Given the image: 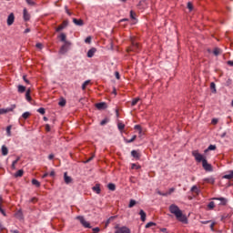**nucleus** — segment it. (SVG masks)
I'll return each mask as SVG.
<instances>
[{"label": "nucleus", "mask_w": 233, "mask_h": 233, "mask_svg": "<svg viewBox=\"0 0 233 233\" xmlns=\"http://www.w3.org/2000/svg\"><path fill=\"white\" fill-rule=\"evenodd\" d=\"M169 212L171 214H174V216L176 217L177 221H180V223H185V225H187V223H188V219L187 218V216H185L183 214V211H181V209H179V207H177V205H176V204L170 205Z\"/></svg>", "instance_id": "1"}, {"label": "nucleus", "mask_w": 233, "mask_h": 233, "mask_svg": "<svg viewBox=\"0 0 233 233\" xmlns=\"http://www.w3.org/2000/svg\"><path fill=\"white\" fill-rule=\"evenodd\" d=\"M130 41L131 46L127 47V52H134L135 54H139L141 52V44L137 43L135 37H131Z\"/></svg>", "instance_id": "2"}, {"label": "nucleus", "mask_w": 233, "mask_h": 233, "mask_svg": "<svg viewBox=\"0 0 233 233\" xmlns=\"http://www.w3.org/2000/svg\"><path fill=\"white\" fill-rule=\"evenodd\" d=\"M192 156L195 157V161H197V163H203V161L207 159L203 155H201V153H199V150H193Z\"/></svg>", "instance_id": "3"}, {"label": "nucleus", "mask_w": 233, "mask_h": 233, "mask_svg": "<svg viewBox=\"0 0 233 233\" xmlns=\"http://www.w3.org/2000/svg\"><path fill=\"white\" fill-rule=\"evenodd\" d=\"M115 233H131L130 228L124 227H119V225L115 226Z\"/></svg>", "instance_id": "4"}, {"label": "nucleus", "mask_w": 233, "mask_h": 233, "mask_svg": "<svg viewBox=\"0 0 233 233\" xmlns=\"http://www.w3.org/2000/svg\"><path fill=\"white\" fill-rule=\"evenodd\" d=\"M202 167H203L204 170H206V172H212V170H213L212 165L208 164V161H207V158L205 160H203Z\"/></svg>", "instance_id": "5"}, {"label": "nucleus", "mask_w": 233, "mask_h": 233, "mask_svg": "<svg viewBox=\"0 0 233 233\" xmlns=\"http://www.w3.org/2000/svg\"><path fill=\"white\" fill-rule=\"evenodd\" d=\"M76 219H78V221H80L81 225H83V227H85V228H90V224L85 219V217L78 216V217H76Z\"/></svg>", "instance_id": "6"}, {"label": "nucleus", "mask_w": 233, "mask_h": 233, "mask_svg": "<svg viewBox=\"0 0 233 233\" xmlns=\"http://www.w3.org/2000/svg\"><path fill=\"white\" fill-rule=\"evenodd\" d=\"M15 108V105H12L10 107H7V108H1L0 109V116L3 115V114H8V112H14Z\"/></svg>", "instance_id": "7"}, {"label": "nucleus", "mask_w": 233, "mask_h": 233, "mask_svg": "<svg viewBox=\"0 0 233 233\" xmlns=\"http://www.w3.org/2000/svg\"><path fill=\"white\" fill-rule=\"evenodd\" d=\"M14 21H15V16L14 15V13H11L7 17L8 26H12V25H14Z\"/></svg>", "instance_id": "8"}, {"label": "nucleus", "mask_w": 233, "mask_h": 233, "mask_svg": "<svg viewBox=\"0 0 233 233\" xmlns=\"http://www.w3.org/2000/svg\"><path fill=\"white\" fill-rule=\"evenodd\" d=\"M213 199L217 201H220L218 205H222V207L227 206V203H228V200H227V198H214Z\"/></svg>", "instance_id": "9"}, {"label": "nucleus", "mask_w": 233, "mask_h": 233, "mask_svg": "<svg viewBox=\"0 0 233 233\" xmlns=\"http://www.w3.org/2000/svg\"><path fill=\"white\" fill-rule=\"evenodd\" d=\"M137 6L139 10H145V8H147L148 5H147V0H141Z\"/></svg>", "instance_id": "10"}, {"label": "nucleus", "mask_w": 233, "mask_h": 233, "mask_svg": "<svg viewBox=\"0 0 233 233\" xmlns=\"http://www.w3.org/2000/svg\"><path fill=\"white\" fill-rule=\"evenodd\" d=\"M59 39L60 41H62V43H66V45L70 46V42L66 41V35L65 33H61L59 35Z\"/></svg>", "instance_id": "11"}, {"label": "nucleus", "mask_w": 233, "mask_h": 233, "mask_svg": "<svg viewBox=\"0 0 233 233\" xmlns=\"http://www.w3.org/2000/svg\"><path fill=\"white\" fill-rule=\"evenodd\" d=\"M64 181L66 185H70L72 183V177H68V173H64Z\"/></svg>", "instance_id": "12"}, {"label": "nucleus", "mask_w": 233, "mask_h": 233, "mask_svg": "<svg viewBox=\"0 0 233 233\" xmlns=\"http://www.w3.org/2000/svg\"><path fill=\"white\" fill-rule=\"evenodd\" d=\"M73 23H75L76 26H83V25H85L83 19L73 18Z\"/></svg>", "instance_id": "13"}, {"label": "nucleus", "mask_w": 233, "mask_h": 233, "mask_svg": "<svg viewBox=\"0 0 233 233\" xmlns=\"http://www.w3.org/2000/svg\"><path fill=\"white\" fill-rule=\"evenodd\" d=\"M93 191L96 192V194H101V185L100 184H96L93 187Z\"/></svg>", "instance_id": "14"}, {"label": "nucleus", "mask_w": 233, "mask_h": 233, "mask_svg": "<svg viewBox=\"0 0 233 233\" xmlns=\"http://www.w3.org/2000/svg\"><path fill=\"white\" fill-rule=\"evenodd\" d=\"M30 94H32V90L30 88H28L25 92V99L26 101H28L30 103V101H32V96H30Z\"/></svg>", "instance_id": "15"}, {"label": "nucleus", "mask_w": 233, "mask_h": 233, "mask_svg": "<svg viewBox=\"0 0 233 233\" xmlns=\"http://www.w3.org/2000/svg\"><path fill=\"white\" fill-rule=\"evenodd\" d=\"M96 52H97V49H96L95 47L89 49L87 51V57H94V54H96Z\"/></svg>", "instance_id": "16"}, {"label": "nucleus", "mask_w": 233, "mask_h": 233, "mask_svg": "<svg viewBox=\"0 0 233 233\" xmlns=\"http://www.w3.org/2000/svg\"><path fill=\"white\" fill-rule=\"evenodd\" d=\"M205 183H209V185H214L216 183V179L212 177L204 178Z\"/></svg>", "instance_id": "17"}, {"label": "nucleus", "mask_w": 233, "mask_h": 233, "mask_svg": "<svg viewBox=\"0 0 233 233\" xmlns=\"http://www.w3.org/2000/svg\"><path fill=\"white\" fill-rule=\"evenodd\" d=\"M23 14H24V20L30 21V14H28V11L26 10V8L24 9Z\"/></svg>", "instance_id": "18"}, {"label": "nucleus", "mask_w": 233, "mask_h": 233, "mask_svg": "<svg viewBox=\"0 0 233 233\" xmlns=\"http://www.w3.org/2000/svg\"><path fill=\"white\" fill-rule=\"evenodd\" d=\"M17 90L19 94H25L26 92V86L19 85Z\"/></svg>", "instance_id": "19"}, {"label": "nucleus", "mask_w": 233, "mask_h": 233, "mask_svg": "<svg viewBox=\"0 0 233 233\" xmlns=\"http://www.w3.org/2000/svg\"><path fill=\"white\" fill-rule=\"evenodd\" d=\"M139 216L141 218V221H147V213L143 209L139 211Z\"/></svg>", "instance_id": "20"}, {"label": "nucleus", "mask_w": 233, "mask_h": 233, "mask_svg": "<svg viewBox=\"0 0 233 233\" xmlns=\"http://www.w3.org/2000/svg\"><path fill=\"white\" fill-rule=\"evenodd\" d=\"M106 103L105 102H100L96 105V107L98 108V110L106 108Z\"/></svg>", "instance_id": "21"}, {"label": "nucleus", "mask_w": 233, "mask_h": 233, "mask_svg": "<svg viewBox=\"0 0 233 233\" xmlns=\"http://www.w3.org/2000/svg\"><path fill=\"white\" fill-rule=\"evenodd\" d=\"M131 156H133L135 159H139L141 157V155L137 150L131 151Z\"/></svg>", "instance_id": "22"}, {"label": "nucleus", "mask_w": 233, "mask_h": 233, "mask_svg": "<svg viewBox=\"0 0 233 233\" xmlns=\"http://www.w3.org/2000/svg\"><path fill=\"white\" fill-rule=\"evenodd\" d=\"M2 156H8V147L2 146Z\"/></svg>", "instance_id": "23"}, {"label": "nucleus", "mask_w": 233, "mask_h": 233, "mask_svg": "<svg viewBox=\"0 0 233 233\" xmlns=\"http://www.w3.org/2000/svg\"><path fill=\"white\" fill-rule=\"evenodd\" d=\"M23 174H25V171H23V169H19V170L15 174V177H23Z\"/></svg>", "instance_id": "24"}, {"label": "nucleus", "mask_w": 233, "mask_h": 233, "mask_svg": "<svg viewBox=\"0 0 233 233\" xmlns=\"http://www.w3.org/2000/svg\"><path fill=\"white\" fill-rule=\"evenodd\" d=\"M107 188H108V190H111L112 192H114V191L116 190V184H114V183H109V184L107 185Z\"/></svg>", "instance_id": "25"}, {"label": "nucleus", "mask_w": 233, "mask_h": 233, "mask_svg": "<svg viewBox=\"0 0 233 233\" xmlns=\"http://www.w3.org/2000/svg\"><path fill=\"white\" fill-rule=\"evenodd\" d=\"M224 179H233V171H230L228 174L223 177Z\"/></svg>", "instance_id": "26"}, {"label": "nucleus", "mask_w": 233, "mask_h": 233, "mask_svg": "<svg viewBox=\"0 0 233 233\" xmlns=\"http://www.w3.org/2000/svg\"><path fill=\"white\" fill-rule=\"evenodd\" d=\"M32 185H35V187H37V188L41 187V183L35 178L32 180Z\"/></svg>", "instance_id": "27"}, {"label": "nucleus", "mask_w": 233, "mask_h": 233, "mask_svg": "<svg viewBox=\"0 0 233 233\" xmlns=\"http://www.w3.org/2000/svg\"><path fill=\"white\" fill-rule=\"evenodd\" d=\"M137 136L134 135L131 139L125 138V143H134L136 141Z\"/></svg>", "instance_id": "28"}, {"label": "nucleus", "mask_w": 233, "mask_h": 233, "mask_svg": "<svg viewBox=\"0 0 233 233\" xmlns=\"http://www.w3.org/2000/svg\"><path fill=\"white\" fill-rule=\"evenodd\" d=\"M215 207H216V204L214 203V201L209 202L208 205V210H214Z\"/></svg>", "instance_id": "29"}, {"label": "nucleus", "mask_w": 233, "mask_h": 233, "mask_svg": "<svg viewBox=\"0 0 233 233\" xmlns=\"http://www.w3.org/2000/svg\"><path fill=\"white\" fill-rule=\"evenodd\" d=\"M140 99H141V98H139V97L134 98V99L132 100V102H131V106H136V105H137V103H139Z\"/></svg>", "instance_id": "30"}, {"label": "nucleus", "mask_w": 233, "mask_h": 233, "mask_svg": "<svg viewBox=\"0 0 233 233\" xmlns=\"http://www.w3.org/2000/svg\"><path fill=\"white\" fill-rule=\"evenodd\" d=\"M66 46H69L68 44L66 43H65V45L61 46L60 48L61 54H65V52H66Z\"/></svg>", "instance_id": "31"}, {"label": "nucleus", "mask_w": 233, "mask_h": 233, "mask_svg": "<svg viewBox=\"0 0 233 233\" xmlns=\"http://www.w3.org/2000/svg\"><path fill=\"white\" fill-rule=\"evenodd\" d=\"M3 203V198H0V212L3 214V216L6 217V212H5V209L1 208V204Z\"/></svg>", "instance_id": "32"}, {"label": "nucleus", "mask_w": 233, "mask_h": 233, "mask_svg": "<svg viewBox=\"0 0 233 233\" xmlns=\"http://www.w3.org/2000/svg\"><path fill=\"white\" fill-rule=\"evenodd\" d=\"M59 106H65L66 105V100L65 98H61L58 102Z\"/></svg>", "instance_id": "33"}, {"label": "nucleus", "mask_w": 233, "mask_h": 233, "mask_svg": "<svg viewBox=\"0 0 233 233\" xmlns=\"http://www.w3.org/2000/svg\"><path fill=\"white\" fill-rule=\"evenodd\" d=\"M209 150H216V145H209L207 149H205V153L208 152Z\"/></svg>", "instance_id": "34"}, {"label": "nucleus", "mask_w": 233, "mask_h": 233, "mask_svg": "<svg viewBox=\"0 0 233 233\" xmlns=\"http://www.w3.org/2000/svg\"><path fill=\"white\" fill-rule=\"evenodd\" d=\"M191 192H194L195 194H198L199 193V189L198 188V186H193L191 187Z\"/></svg>", "instance_id": "35"}, {"label": "nucleus", "mask_w": 233, "mask_h": 233, "mask_svg": "<svg viewBox=\"0 0 233 233\" xmlns=\"http://www.w3.org/2000/svg\"><path fill=\"white\" fill-rule=\"evenodd\" d=\"M116 216H114V217H110L107 220H106V227H107V225H110V222L111 221H114V219H116Z\"/></svg>", "instance_id": "36"}, {"label": "nucleus", "mask_w": 233, "mask_h": 233, "mask_svg": "<svg viewBox=\"0 0 233 233\" xmlns=\"http://www.w3.org/2000/svg\"><path fill=\"white\" fill-rule=\"evenodd\" d=\"M213 54H214V56H218L219 54H221V49L216 47V48L213 50Z\"/></svg>", "instance_id": "37"}, {"label": "nucleus", "mask_w": 233, "mask_h": 233, "mask_svg": "<svg viewBox=\"0 0 233 233\" xmlns=\"http://www.w3.org/2000/svg\"><path fill=\"white\" fill-rule=\"evenodd\" d=\"M117 127H118V130H120V131L125 130V124L119 122V123L117 124Z\"/></svg>", "instance_id": "38"}, {"label": "nucleus", "mask_w": 233, "mask_h": 233, "mask_svg": "<svg viewBox=\"0 0 233 233\" xmlns=\"http://www.w3.org/2000/svg\"><path fill=\"white\" fill-rule=\"evenodd\" d=\"M90 83V80H86L82 85V90H86V86Z\"/></svg>", "instance_id": "39"}, {"label": "nucleus", "mask_w": 233, "mask_h": 233, "mask_svg": "<svg viewBox=\"0 0 233 233\" xmlns=\"http://www.w3.org/2000/svg\"><path fill=\"white\" fill-rule=\"evenodd\" d=\"M6 133H7V136H12V126H8L6 127Z\"/></svg>", "instance_id": "40"}, {"label": "nucleus", "mask_w": 233, "mask_h": 233, "mask_svg": "<svg viewBox=\"0 0 233 233\" xmlns=\"http://www.w3.org/2000/svg\"><path fill=\"white\" fill-rule=\"evenodd\" d=\"M135 205H136V200L131 199V200L129 201L128 208H132L133 207H135Z\"/></svg>", "instance_id": "41"}, {"label": "nucleus", "mask_w": 233, "mask_h": 233, "mask_svg": "<svg viewBox=\"0 0 233 233\" xmlns=\"http://www.w3.org/2000/svg\"><path fill=\"white\" fill-rule=\"evenodd\" d=\"M23 119H28V117H30V113L29 112H25L22 115Z\"/></svg>", "instance_id": "42"}, {"label": "nucleus", "mask_w": 233, "mask_h": 233, "mask_svg": "<svg viewBox=\"0 0 233 233\" xmlns=\"http://www.w3.org/2000/svg\"><path fill=\"white\" fill-rule=\"evenodd\" d=\"M210 88L213 90L214 94H216V84L214 82L210 83Z\"/></svg>", "instance_id": "43"}, {"label": "nucleus", "mask_w": 233, "mask_h": 233, "mask_svg": "<svg viewBox=\"0 0 233 233\" xmlns=\"http://www.w3.org/2000/svg\"><path fill=\"white\" fill-rule=\"evenodd\" d=\"M37 112H38L39 114H41L42 116H45V112H46L45 107H40V108H38V109H37Z\"/></svg>", "instance_id": "44"}, {"label": "nucleus", "mask_w": 233, "mask_h": 233, "mask_svg": "<svg viewBox=\"0 0 233 233\" xmlns=\"http://www.w3.org/2000/svg\"><path fill=\"white\" fill-rule=\"evenodd\" d=\"M150 227H156V223H154V222H148V223L146 225V228H150Z\"/></svg>", "instance_id": "45"}, {"label": "nucleus", "mask_w": 233, "mask_h": 233, "mask_svg": "<svg viewBox=\"0 0 233 233\" xmlns=\"http://www.w3.org/2000/svg\"><path fill=\"white\" fill-rule=\"evenodd\" d=\"M85 43H86L87 45H90V43H92V36H87L85 39Z\"/></svg>", "instance_id": "46"}, {"label": "nucleus", "mask_w": 233, "mask_h": 233, "mask_svg": "<svg viewBox=\"0 0 233 233\" xmlns=\"http://www.w3.org/2000/svg\"><path fill=\"white\" fill-rule=\"evenodd\" d=\"M25 2L27 3V5H29L30 6H34V5H35V2L33 0H25Z\"/></svg>", "instance_id": "47"}, {"label": "nucleus", "mask_w": 233, "mask_h": 233, "mask_svg": "<svg viewBox=\"0 0 233 233\" xmlns=\"http://www.w3.org/2000/svg\"><path fill=\"white\" fill-rule=\"evenodd\" d=\"M131 168H132L133 170H134V169L139 170V168H141V167H139V166H137V165H136V164H132Z\"/></svg>", "instance_id": "48"}, {"label": "nucleus", "mask_w": 233, "mask_h": 233, "mask_svg": "<svg viewBox=\"0 0 233 233\" xmlns=\"http://www.w3.org/2000/svg\"><path fill=\"white\" fill-rule=\"evenodd\" d=\"M130 18L134 19V20L136 19V12H134L132 10L130 11Z\"/></svg>", "instance_id": "49"}, {"label": "nucleus", "mask_w": 233, "mask_h": 233, "mask_svg": "<svg viewBox=\"0 0 233 233\" xmlns=\"http://www.w3.org/2000/svg\"><path fill=\"white\" fill-rule=\"evenodd\" d=\"M61 25L64 26V28H66V26H68V20H64Z\"/></svg>", "instance_id": "50"}, {"label": "nucleus", "mask_w": 233, "mask_h": 233, "mask_svg": "<svg viewBox=\"0 0 233 233\" xmlns=\"http://www.w3.org/2000/svg\"><path fill=\"white\" fill-rule=\"evenodd\" d=\"M108 123V118H105V119H103L101 122H100V125L103 127V126H105L106 124H107Z\"/></svg>", "instance_id": "51"}, {"label": "nucleus", "mask_w": 233, "mask_h": 233, "mask_svg": "<svg viewBox=\"0 0 233 233\" xmlns=\"http://www.w3.org/2000/svg\"><path fill=\"white\" fill-rule=\"evenodd\" d=\"M65 26L62 25H58L57 28L56 29V32H61V30H64Z\"/></svg>", "instance_id": "52"}, {"label": "nucleus", "mask_w": 233, "mask_h": 233, "mask_svg": "<svg viewBox=\"0 0 233 233\" xmlns=\"http://www.w3.org/2000/svg\"><path fill=\"white\" fill-rule=\"evenodd\" d=\"M187 8H188V10H190V12H192V10L194 9V5H192V4L190 2H188Z\"/></svg>", "instance_id": "53"}, {"label": "nucleus", "mask_w": 233, "mask_h": 233, "mask_svg": "<svg viewBox=\"0 0 233 233\" xmlns=\"http://www.w3.org/2000/svg\"><path fill=\"white\" fill-rule=\"evenodd\" d=\"M23 80L25 81V83H26V85H30V80L26 78L25 75L23 76Z\"/></svg>", "instance_id": "54"}, {"label": "nucleus", "mask_w": 233, "mask_h": 233, "mask_svg": "<svg viewBox=\"0 0 233 233\" xmlns=\"http://www.w3.org/2000/svg\"><path fill=\"white\" fill-rule=\"evenodd\" d=\"M135 130H138L139 133L141 134V132H142V130H141V126L136 125V126H135Z\"/></svg>", "instance_id": "55"}, {"label": "nucleus", "mask_w": 233, "mask_h": 233, "mask_svg": "<svg viewBox=\"0 0 233 233\" xmlns=\"http://www.w3.org/2000/svg\"><path fill=\"white\" fill-rule=\"evenodd\" d=\"M30 203H37V198L34 197L29 200Z\"/></svg>", "instance_id": "56"}, {"label": "nucleus", "mask_w": 233, "mask_h": 233, "mask_svg": "<svg viewBox=\"0 0 233 233\" xmlns=\"http://www.w3.org/2000/svg\"><path fill=\"white\" fill-rule=\"evenodd\" d=\"M35 46H36V48H39V50L43 49V44H41V43H37L35 45Z\"/></svg>", "instance_id": "57"}, {"label": "nucleus", "mask_w": 233, "mask_h": 233, "mask_svg": "<svg viewBox=\"0 0 233 233\" xmlns=\"http://www.w3.org/2000/svg\"><path fill=\"white\" fill-rule=\"evenodd\" d=\"M51 128H50V125L46 124V132H50Z\"/></svg>", "instance_id": "58"}, {"label": "nucleus", "mask_w": 233, "mask_h": 233, "mask_svg": "<svg viewBox=\"0 0 233 233\" xmlns=\"http://www.w3.org/2000/svg\"><path fill=\"white\" fill-rule=\"evenodd\" d=\"M218 118H213L212 120H211V123H212V125H218Z\"/></svg>", "instance_id": "59"}, {"label": "nucleus", "mask_w": 233, "mask_h": 233, "mask_svg": "<svg viewBox=\"0 0 233 233\" xmlns=\"http://www.w3.org/2000/svg\"><path fill=\"white\" fill-rule=\"evenodd\" d=\"M95 156H91L89 158L86 159V163H90V161H92V159H94Z\"/></svg>", "instance_id": "60"}, {"label": "nucleus", "mask_w": 233, "mask_h": 233, "mask_svg": "<svg viewBox=\"0 0 233 233\" xmlns=\"http://www.w3.org/2000/svg\"><path fill=\"white\" fill-rule=\"evenodd\" d=\"M214 227H216V223H215V222H212V223L210 224V228H211L212 231H214Z\"/></svg>", "instance_id": "61"}, {"label": "nucleus", "mask_w": 233, "mask_h": 233, "mask_svg": "<svg viewBox=\"0 0 233 233\" xmlns=\"http://www.w3.org/2000/svg\"><path fill=\"white\" fill-rule=\"evenodd\" d=\"M175 190H176V188L171 187V188H169V192L167 193V195H170V194H172V192H174Z\"/></svg>", "instance_id": "62"}, {"label": "nucleus", "mask_w": 233, "mask_h": 233, "mask_svg": "<svg viewBox=\"0 0 233 233\" xmlns=\"http://www.w3.org/2000/svg\"><path fill=\"white\" fill-rule=\"evenodd\" d=\"M115 76H116V79H120L119 72L116 71V72L115 73Z\"/></svg>", "instance_id": "63"}, {"label": "nucleus", "mask_w": 233, "mask_h": 233, "mask_svg": "<svg viewBox=\"0 0 233 233\" xmlns=\"http://www.w3.org/2000/svg\"><path fill=\"white\" fill-rule=\"evenodd\" d=\"M228 65L229 66H233V61H232V60L228 61Z\"/></svg>", "instance_id": "64"}]
</instances>
